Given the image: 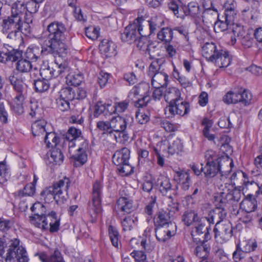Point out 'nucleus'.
Here are the masks:
<instances>
[{
  "mask_svg": "<svg viewBox=\"0 0 262 262\" xmlns=\"http://www.w3.org/2000/svg\"><path fill=\"white\" fill-rule=\"evenodd\" d=\"M49 34L42 46V51L54 57H64L70 49L71 37L67 36V29L61 22L54 21L47 27Z\"/></svg>",
  "mask_w": 262,
  "mask_h": 262,
  "instance_id": "obj_1",
  "label": "nucleus"
},
{
  "mask_svg": "<svg viewBox=\"0 0 262 262\" xmlns=\"http://www.w3.org/2000/svg\"><path fill=\"white\" fill-rule=\"evenodd\" d=\"M205 158L206 164L202 170H204V174L206 178H212L219 172L222 177H226L230 172L233 162L219 157L215 151L207 150L205 154Z\"/></svg>",
  "mask_w": 262,
  "mask_h": 262,
  "instance_id": "obj_2",
  "label": "nucleus"
},
{
  "mask_svg": "<svg viewBox=\"0 0 262 262\" xmlns=\"http://www.w3.org/2000/svg\"><path fill=\"white\" fill-rule=\"evenodd\" d=\"M9 80L15 92L11 108L16 114L20 115L24 112L23 104L27 95V85L24 82L22 75L17 73H13L9 76Z\"/></svg>",
  "mask_w": 262,
  "mask_h": 262,
  "instance_id": "obj_3",
  "label": "nucleus"
},
{
  "mask_svg": "<svg viewBox=\"0 0 262 262\" xmlns=\"http://www.w3.org/2000/svg\"><path fill=\"white\" fill-rule=\"evenodd\" d=\"M71 181L67 177L54 182L41 192V196L47 202L54 200L57 203H63L67 200V190L70 186Z\"/></svg>",
  "mask_w": 262,
  "mask_h": 262,
  "instance_id": "obj_4",
  "label": "nucleus"
},
{
  "mask_svg": "<svg viewBox=\"0 0 262 262\" xmlns=\"http://www.w3.org/2000/svg\"><path fill=\"white\" fill-rule=\"evenodd\" d=\"M69 152L71 158L75 161L74 165H83L88 160L89 150L88 141L84 138H78L69 143Z\"/></svg>",
  "mask_w": 262,
  "mask_h": 262,
  "instance_id": "obj_5",
  "label": "nucleus"
},
{
  "mask_svg": "<svg viewBox=\"0 0 262 262\" xmlns=\"http://www.w3.org/2000/svg\"><path fill=\"white\" fill-rule=\"evenodd\" d=\"M165 60L163 58L157 59L150 64L147 72L151 78V84L155 88H161L167 85L168 76L163 69Z\"/></svg>",
  "mask_w": 262,
  "mask_h": 262,
  "instance_id": "obj_6",
  "label": "nucleus"
},
{
  "mask_svg": "<svg viewBox=\"0 0 262 262\" xmlns=\"http://www.w3.org/2000/svg\"><path fill=\"white\" fill-rule=\"evenodd\" d=\"M149 85L146 83H141L134 86L129 92L128 98L137 108L145 107L150 101L148 96Z\"/></svg>",
  "mask_w": 262,
  "mask_h": 262,
  "instance_id": "obj_7",
  "label": "nucleus"
},
{
  "mask_svg": "<svg viewBox=\"0 0 262 262\" xmlns=\"http://www.w3.org/2000/svg\"><path fill=\"white\" fill-rule=\"evenodd\" d=\"M130 153L128 148L123 147L117 150L113 156V162L117 166V170L121 174L128 175L132 171V167L129 164Z\"/></svg>",
  "mask_w": 262,
  "mask_h": 262,
  "instance_id": "obj_8",
  "label": "nucleus"
},
{
  "mask_svg": "<svg viewBox=\"0 0 262 262\" xmlns=\"http://www.w3.org/2000/svg\"><path fill=\"white\" fill-rule=\"evenodd\" d=\"M28 260L27 252L24 248L19 246V241L16 238L11 240L6 262H27Z\"/></svg>",
  "mask_w": 262,
  "mask_h": 262,
  "instance_id": "obj_9",
  "label": "nucleus"
},
{
  "mask_svg": "<svg viewBox=\"0 0 262 262\" xmlns=\"http://www.w3.org/2000/svg\"><path fill=\"white\" fill-rule=\"evenodd\" d=\"M102 185L97 181L93 184L92 202L89 203L88 212L92 219H95L102 211L101 194Z\"/></svg>",
  "mask_w": 262,
  "mask_h": 262,
  "instance_id": "obj_10",
  "label": "nucleus"
},
{
  "mask_svg": "<svg viewBox=\"0 0 262 262\" xmlns=\"http://www.w3.org/2000/svg\"><path fill=\"white\" fill-rule=\"evenodd\" d=\"M252 96L251 93L244 90L228 92L223 97V101L226 104L241 103L245 106L251 103Z\"/></svg>",
  "mask_w": 262,
  "mask_h": 262,
  "instance_id": "obj_11",
  "label": "nucleus"
},
{
  "mask_svg": "<svg viewBox=\"0 0 262 262\" xmlns=\"http://www.w3.org/2000/svg\"><path fill=\"white\" fill-rule=\"evenodd\" d=\"M213 231L216 241L220 243L228 242L233 235V227L228 220L223 223H216Z\"/></svg>",
  "mask_w": 262,
  "mask_h": 262,
  "instance_id": "obj_12",
  "label": "nucleus"
},
{
  "mask_svg": "<svg viewBox=\"0 0 262 262\" xmlns=\"http://www.w3.org/2000/svg\"><path fill=\"white\" fill-rule=\"evenodd\" d=\"M142 32H143V28L140 26L137 18L133 23L125 27L123 32L121 34V38L124 42L132 43L139 37Z\"/></svg>",
  "mask_w": 262,
  "mask_h": 262,
  "instance_id": "obj_13",
  "label": "nucleus"
},
{
  "mask_svg": "<svg viewBox=\"0 0 262 262\" xmlns=\"http://www.w3.org/2000/svg\"><path fill=\"white\" fill-rule=\"evenodd\" d=\"M17 47L9 46V43H4V50L0 51V62L6 63L8 62H15L23 57V51Z\"/></svg>",
  "mask_w": 262,
  "mask_h": 262,
  "instance_id": "obj_14",
  "label": "nucleus"
},
{
  "mask_svg": "<svg viewBox=\"0 0 262 262\" xmlns=\"http://www.w3.org/2000/svg\"><path fill=\"white\" fill-rule=\"evenodd\" d=\"M190 111V105L188 102L183 100V98L173 102L171 104H169L165 109V114L168 117H172L175 115L184 116L187 114Z\"/></svg>",
  "mask_w": 262,
  "mask_h": 262,
  "instance_id": "obj_15",
  "label": "nucleus"
},
{
  "mask_svg": "<svg viewBox=\"0 0 262 262\" xmlns=\"http://www.w3.org/2000/svg\"><path fill=\"white\" fill-rule=\"evenodd\" d=\"M41 208L42 212H45V223L50 227L49 230L51 232H57L59 229L60 225V219L57 216V214L55 211H52L51 212H46L44 211L45 209L43 205L40 203L35 204L32 207V210L34 208Z\"/></svg>",
  "mask_w": 262,
  "mask_h": 262,
  "instance_id": "obj_16",
  "label": "nucleus"
},
{
  "mask_svg": "<svg viewBox=\"0 0 262 262\" xmlns=\"http://www.w3.org/2000/svg\"><path fill=\"white\" fill-rule=\"evenodd\" d=\"M210 225L208 222L207 216L200 218L195 223V233L198 235L202 236V241L207 242L211 238Z\"/></svg>",
  "mask_w": 262,
  "mask_h": 262,
  "instance_id": "obj_17",
  "label": "nucleus"
},
{
  "mask_svg": "<svg viewBox=\"0 0 262 262\" xmlns=\"http://www.w3.org/2000/svg\"><path fill=\"white\" fill-rule=\"evenodd\" d=\"M176 224H170L168 226H156L155 230L156 236L158 241L165 242L169 240L176 233Z\"/></svg>",
  "mask_w": 262,
  "mask_h": 262,
  "instance_id": "obj_18",
  "label": "nucleus"
},
{
  "mask_svg": "<svg viewBox=\"0 0 262 262\" xmlns=\"http://www.w3.org/2000/svg\"><path fill=\"white\" fill-rule=\"evenodd\" d=\"M132 118L123 117L120 116L113 117L111 119L112 129L114 132L118 133L124 131L133 121Z\"/></svg>",
  "mask_w": 262,
  "mask_h": 262,
  "instance_id": "obj_19",
  "label": "nucleus"
},
{
  "mask_svg": "<svg viewBox=\"0 0 262 262\" xmlns=\"http://www.w3.org/2000/svg\"><path fill=\"white\" fill-rule=\"evenodd\" d=\"M138 21L140 26L143 28L144 31L146 33L148 29L149 30L148 35L155 33V31L160 28L161 22L157 17H152L149 20H146L142 16L138 17Z\"/></svg>",
  "mask_w": 262,
  "mask_h": 262,
  "instance_id": "obj_20",
  "label": "nucleus"
},
{
  "mask_svg": "<svg viewBox=\"0 0 262 262\" xmlns=\"http://www.w3.org/2000/svg\"><path fill=\"white\" fill-rule=\"evenodd\" d=\"M173 180L178 184L181 185V187L184 190H188L191 183L190 177L189 173L183 170L174 171Z\"/></svg>",
  "mask_w": 262,
  "mask_h": 262,
  "instance_id": "obj_21",
  "label": "nucleus"
},
{
  "mask_svg": "<svg viewBox=\"0 0 262 262\" xmlns=\"http://www.w3.org/2000/svg\"><path fill=\"white\" fill-rule=\"evenodd\" d=\"M227 211L225 208H215L208 214V222L209 224H213L215 222L223 223L226 220Z\"/></svg>",
  "mask_w": 262,
  "mask_h": 262,
  "instance_id": "obj_22",
  "label": "nucleus"
},
{
  "mask_svg": "<svg viewBox=\"0 0 262 262\" xmlns=\"http://www.w3.org/2000/svg\"><path fill=\"white\" fill-rule=\"evenodd\" d=\"M224 187L227 193V198L231 203L238 202L244 195V193L240 189L233 188L228 183L225 184Z\"/></svg>",
  "mask_w": 262,
  "mask_h": 262,
  "instance_id": "obj_23",
  "label": "nucleus"
},
{
  "mask_svg": "<svg viewBox=\"0 0 262 262\" xmlns=\"http://www.w3.org/2000/svg\"><path fill=\"white\" fill-rule=\"evenodd\" d=\"M155 225L156 226H168L170 224H175L171 220V215L166 210L158 212L155 217Z\"/></svg>",
  "mask_w": 262,
  "mask_h": 262,
  "instance_id": "obj_24",
  "label": "nucleus"
},
{
  "mask_svg": "<svg viewBox=\"0 0 262 262\" xmlns=\"http://www.w3.org/2000/svg\"><path fill=\"white\" fill-rule=\"evenodd\" d=\"M256 208L257 201L251 194H249L240 203V209L247 213L254 211Z\"/></svg>",
  "mask_w": 262,
  "mask_h": 262,
  "instance_id": "obj_25",
  "label": "nucleus"
},
{
  "mask_svg": "<svg viewBox=\"0 0 262 262\" xmlns=\"http://www.w3.org/2000/svg\"><path fill=\"white\" fill-rule=\"evenodd\" d=\"M231 58L227 51L220 50L217 54V56H215L213 62L216 66L220 68H224L228 67L230 63Z\"/></svg>",
  "mask_w": 262,
  "mask_h": 262,
  "instance_id": "obj_26",
  "label": "nucleus"
},
{
  "mask_svg": "<svg viewBox=\"0 0 262 262\" xmlns=\"http://www.w3.org/2000/svg\"><path fill=\"white\" fill-rule=\"evenodd\" d=\"M164 96L165 101L169 104H171L173 102H176L182 98L181 97L180 91L176 87H170L167 89Z\"/></svg>",
  "mask_w": 262,
  "mask_h": 262,
  "instance_id": "obj_27",
  "label": "nucleus"
},
{
  "mask_svg": "<svg viewBox=\"0 0 262 262\" xmlns=\"http://www.w3.org/2000/svg\"><path fill=\"white\" fill-rule=\"evenodd\" d=\"M219 52L220 51L216 50V47L213 42H206L202 47L203 56L210 61L214 59Z\"/></svg>",
  "mask_w": 262,
  "mask_h": 262,
  "instance_id": "obj_28",
  "label": "nucleus"
},
{
  "mask_svg": "<svg viewBox=\"0 0 262 262\" xmlns=\"http://www.w3.org/2000/svg\"><path fill=\"white\" fill-rule=\"evenodd\" d=\"M47 122L45 120H38L32 124V133L34 137L41 138L47 132L46 126Z\"/></svg>",
  "mask_w": 262,
  "mask_h": 262,
  "instance_id": "obj_29",
  "label": "nucleus"
},
{
  "mask_svg": "<svg viewBox=\"0 0 262 262\" xmlns=\"http://www.w3.org/2000/svg\"><path fill=\"white\" fill-rule=\"evenodd\" d=\"M159 190L164 195L170 194L173 190L170 179L164 176H161L158 179Z\"/></svg>",
  "mask_w": 262,
  "mask_h": 262,
  "instance_id": "obj_30",
  "label": "nucleus"
},
{
  "mask_svg": "<svg viewBox=\"0 0 262 262\" xmlns=\"http://www.w3.org/2000/svg\"><path fill=\"white\" fill-rule=\"evenodd\" d=\"M117 208L123 214L129 213L133 209L132 202L125 197H121L117 201Z\"/></svg>",
  "mask_w": 262,
  "mask_h": 262,
  "instance_id": "obj_31",
  "label": "nucleus"
},
{
  "mask_svg": "<svg viewBox=\"0 0 262 262\" xmlns=\"http://www.w3.org/2000/svg\"><path fill=\"white\" fill-rule=\"evenodd\" d=\"M15 67L16 70L18 71L17 73L22 75L24 82H25V78L23 76V75L21 73H26L30 71L32 68V65L31 61L27 60V59H23L21 58L16 62ZM14 73L16 72H12L10 76H11Z\"/></svg>",
  "mask_w": 262,
  "mask_h": 262,
  "instance_id": "obj_32",
  "label": "nucleus"
},
{
  "mask_svg": "<svg viewBox=\"0 0 262 262\" xmlns=\"http://www.w3.org/2000/svg\"><path fill=\"white\" fill-rule=\"evenodd\" d=\"M220 189L222 191H221L220 194L214 196V204L215 208H225L227 204L230 202V201L227 198V193L223 185L220 186Z\"/></svg>",
  "mask_w": 262,
  "mask_h": 262,
  "instance_id": "obj_33",
  "label": "nucleus"
},
{
  "mask_svg": "<svg viewBox=\"0 0 262 262\" xmlns=\"http://www.w3.org/2000/svg\"><path fill=\"white\" fill-rule=\"evenodd\" d=\"M100 50L106 54V56L111 57L116 54V46L112 41L103 40L99 45Z\"/></svg>",
  "mask_w": 262,
  "mask_h": 262,
  "instance_id": "obj_34",
  "label": "nucleus"
},
{
  "mask_svg": "<svg viewBox=\"0 0 262 262\" xmlns=\"http://www.w3.org/2000/svg\"><path fill=\"white\" fill-rule=\"evenodd\" d=\"M41 53L47 54L45 52L40 50L37 46H32L29 47L25 54V59L31 61H36L39 58Z\"/></svg>",
  "mask_w": 262,
  "mask_h": 262,
  "instance_id": "obj_35",
  "label": "nucleus"
},
{
  "mask_svg": "<svg viewBox=\"0 0 262 262\" xmlns=\"http://www.w3.org/2000/svg\"><path fill=\"white\" fill-rule=\"evenodd\" d=\"M231 42L232 45L235 43L236 40H240L246 33L243 26L237 24H232Z\"/></svg>",
  "mask_w": 262,
  "mask_h": 262,
  "instance_id": "obj_36",
  "label": "nucleus"
},
{
  "mask_svg": "<svg viewBox=\"0 0 262 262\" xmlns=\"http://www.w3.org/2000/svg\"><path fill=\"white\" fill-rule=\"evenodd\" d=\"M182 9L185 15H190L193 17H198L201 13L199 4L196 2H190Z\"/></svg>",
  "mask_w": 262,
  "mask_h": 262,
  "instance_id": "obj_37",
  "label": "nucleus"
},
{
  "mask_svg": "<svg viewBox=\"0 0 262 262\" xmlns=\"http://www.w3.org/2000/svg\"><path fill=\"white\" fill-rule=\"evenodd\" d=\"M66 83L68 85H73L76 87L83 81V77L79 72H74L69 73L66 76Z\"/></svg>",
  "mask_w": 262,
  "mask_h": 262,
  "instance_id": "obj_38",
  "label": "nucleus"
},
{
  "mask_svg": "<svg viewBox=\"0 0 262 262\" xmlns=\"http://www.w3.org/2000/svg\"><path fill=\"white\" fill-rule=\"evenodd\" d=\"M48 148L55 147L59 142V138L54 132H46L45 136L41 137Z\"/></svg>",
  "mask_w": 262,
  "mask_h": 262,
  "instance_id": "obj_39",
  "label": "nucleus"
},
{
  "mask_svg": "<svg viewBox=\"0 0 262 262\" xmlns=\"http://www.w3.org/2000/svg\"><path fill=\"white\" fill-rule=\"evenodd\" d=\"M148 35L144 31L140 34L139 37L137 38L135 42L136 43L137 47L140 50H146V52L149 54V41L147 38Z\"/></svg>",
  "mask_w": 262,
  "mask_h": 262,
  "instance_id": "obj_40",
  "label": "nucleus"
},
{
  "mask_svg": "<svg viewBox=\"0 0 262 262\" xmlns=\"http://www.w3.org/2000/svg\"><path fill=\"white\" fill-rule=\"evenodd\" d=\"M18 32L16 30H12L10 32L7 36V43L13 47H19L20 43L23 42V38L20 34H18Z\"/></svg>",
  "mask_w": 262,
  "mask_h": 262,
  "instance_id": "obj_41",
  "label": "nucleus"
},
{
  "mask_svg": "<svg viewBox=\"0 0 262 262\" xmlns=\"http://www.w3.org/2000/svg\"><path fill=\"white\" fill-rule=\"evenodd\" d=\"M30 222L38 228L45 230L48 229V226L45 223V213H41L40 214L37 213L34 216H30Z\"/></svg>",
  "mask_w": 262,
  "mask_h": 262,
  "instance_id": "obj_42",
  "label": "nucleus"
},
{
  "mask_svg": "<svg viewBox=\"0 0 262 262\" xmlns=\"http://www.w3.org/2000/svg\"><path fill=\"white\" fill-rule=\"evenodd\" d=\"M218 16V12L216 9L204 10L202 13V20L206 24L214 23L216 17Z\"/></svg>",
  "mask_w": 262,
  "mask_h": 262,
  "instance_id": "obj_43",
  "label": "nucleus"
},
{
  "mask_svg": "<svg viewBox=\"0 0 262 262\" xmlns=\"http://www.w3.org/2000/svg\"><path fill=\"white\" fill-rule=\"evenodd\" d=\"M199 219L198 214L192 210L185 211L182 216V221L187 226L192 223L195 224Z\"/></svg>",
  "mask_w": 262,
  "mask_h": 262,
  "instance_id": "obj_44",
  "label": "nucleus"
},
{
  "mask_svg": "<svg viewBox=\"0 0 262 262\" xmlns=\"http://www.w3.org/2000/svg\"><path fill=\"white\" fill-rule=\"evenodd\" d=\"M157 37L161 41L169 42L173 38L172 30L168 27L163 28L158 32Z\"/></svg>",
  "mask_w": 262,
  "mask_h": 262,
  "instance_id": "obj_45",
  "label": "nucleus"
},
{
  "mask_svg": "<svg viewBox=\"0 0 262 262\" xmlns=\"http://www.w3.org/2000/svg\"><path fill=\"white\" fill-rule=\"evenodd\" d=\"M201 244L198 245L195 249V253L198 257H205L208 256L210 248L205 244L206 242L202 241V238H199Z\"/></svg>",
  "mask_w": 262,
  "mask_h": 262,
  "instance_id": "obj_46",
  "label": "nucleus"
},
{
  "mask_svg": "<svg viewBox=\"0 0 262 262\" xmlns=\"http://www.w3.org/2000/svg\"><path fill=\"white\" fill-rule=\"evenodd\" d=\"M36 180L34 179L33 183L28 184L24 188L23 190H19L18 191V195L20 197H24L27 196H32L35 192V186L34 183Z\"/></svg>",
  "mask_w": 262,
  "mask_h": 262,
  "instance_id": "obj_47",
  "label": "nucleus"
},
{
  "mask_svg": "<svg viewBox=\"0 0 262 262\" xmlns=\"http://www.w3.org/2000/svg\"><path fill=\"white\" fill-rule=\"evenodd\" d=\"M59 97L67 100V101H72L74 99L75 93L74 88L66 87L61 89L59 92Z\"/></svg>",
  "mask_w": 262,
  "mask_h": 262,
  "instance_id": "obj_48",
  "label": "nucleus"
},
{
  "mask_svg": "<svg viewBox=\"0 0 262 262\" xmlns=\"http://www.w3.org/2000/svg\"><path fill=\"white\" fill-rule=\"evenodd\" d=\"M96 127L99 131L102 132L103 134H113L111 120L110 121H99L96 123Z\"/></svg>",
  "mask_w": 262,
  "mask_h": 262,
  "instance_id": "obj_49",
  "label": "nucleus"
},
{
  "mask_svg": "<svg viewBox=\"0 0 262 262\" xmlns=\"http://www.w3.org/2000/svg\"><path fill=\"white\" fill-rule=\"evenodd\" d=\"M34 85L35 91L40 93L47 91L50 87L49 81L43 78L34 80Z\"/></svg>",
  "mask_w": 262,
  "mask_h": 262,
  "instance_id": "obj_50",
  "label": "nucleus"
},
{
  "mask_svg": "<svg viewBox=\"0 0 262 262\" xmlns=\"http://www.w3.org/2000/svg\"><path fill=\"white\" fill-rule=\"evenodd\" d=\"M55 71L54 67L50 68L48 66L47 68L41 67L39 70V73L42 78L48 81L52 78L57 77Z\"/></svg>",
  "mask_w": 262,
  "mask_h": 262,
  "instance_id": "obj_51",
  "label": "nucleus"
},
{
  "mask_svg": "<svg viewBox=\"0 0 262 262\" xmlns=\"http://www.w3.org/2000/svg\"><path fill=\"white\" fill-rule=\"evenodd\" d=\"M111 104L103 103L102 102H98L95 105V110L94 112V116L96 118L98 117L101 114L104 113L105 111L111 113L110 107H111Z\"/></svg>",
  "mask_w": 262,
  "mask_h": 262,
  "instance_id": "obj_52",
  "label": "nucleus"
},
{
  "mask_svg": "<svg viewBox=\"0 0 262 262\" xmlns=\"http://www.w3.org/2000/svg\"><path fill=\"white\" fill-rule=\"evenodd\" d=\"M63 156L61 151L58 149H53L51 154L50 161L54 165H60L63 160Z\"/></svg>",
  "mask_w": 262,
  "mask_h": 262,
  "instance_id": "obj_53",
  "label": "nucleus"
},
{
  "mask_svg": "<svg viewBox=\"0 0 262 262\" xmlns=\"http://www.w3.org/2000/svg\"><path fill=\"white\" fill-rule=\"evenodd\" d=\"M81 130L79 129H77L74 127H71L69 129L66 135V139L70 142L72 141H75V139L78 138H82V136H81Z\"/></svg>",
  "mask_w": 262,
  "mask_h": 262,
  "instance_id": "obj_54",
  "label": "nucleus"
},
{
  "mask_svg": "<svg viewBox=\"0 0 262 262\" xmlns=\"http://www.w3.org/2000/svg\"><path fill=\"white\" fill-rule=\"evenodd\" d=\"M139 108V111L136 112V119L140 124H145L149 120V113L148 111L145 112V111L143 110V107Z\"/></svg>",
  "mask_w": 262,
  "mask_h": 262,
  "instance_id": "obj_55",
  "label": "nucleus"
},
{
  "mask_svg": "<svg viewBox=\"0 0 262 262\" xmlns=\"http://www.w3.org/2000/svg\"><path fill=\"white\" fill-rule=\"evenodd\" d=\"M9 177V169L6 162L4 161L0 162V184L5 183Z\"/></svg>",
  "mask_w": 262,
  "mask_h": 262,
  "instance_id": "obj_56",
  "label": "nucleus"
},
{
  "mask_svg": "<svg viewBox=\"0 0 262 262\" xmlns=\"http://www.w3.org/2000/svg\"><path fill=\"white\" fill-rule=\"evenodd\" d=\"M25 11V2L18 0L11 7V13L22 16L23 13Z\"/></svg>",
  "mask_w": 262,
  "mask_h": 262,
  "instance_id": "obj_57",
  "label": "nucleus"
},
{
  "mask_svg": "<svg viewBox=\"0 0 262 262\" xmlns=\"http://www.w3.org/2000/svg\"><path fill=\"white\" fill-rule=\"evenodd\" d=\"M108 233L113 245L117 247L119 243V234L117 230L112 226L108 227Z\"/></svg>",
  "mask_w": 262,
  "mask_h": 262,
  "instance_id": "obj_58",
  "label": "nucleus"
},
{
  "mask_svg": "<svg viewBox=\"0 0 262 262\" xmlns=\"http://www.w3.org/2000/svg\"><path fill=\"white\" fill-rule=\"evenodd\" d=\"M161 126L167 132H173L178 130L179 125L172 123L166 120H162L160 122Z\"/></svg>",
  "mask_w": 262,
  "mask_h": 262,
  "instance_id": "obj_59",
  "label": "nucleus"
},
{
  "mask_svg": "<svg viewBox=\"0 0 262 262\" xmlns=\"http://www.w3.org/2000/svg\"><path fill=\"white\" fill-rule=\"evenodd\" d=\"M39 7V4L32 0L27 3L25 2V8L26 13L34 14L37 12Z\"/></svg>",
  "mask_w": 262,
  "mask_h": 262,
  "instance_id": "obj_60",
  "label": "nucleus"
},
{
  "mask_svg": "<svg viewBox=\"0 0 262 262\" xmlns=\"http://www.w3.org/2000/svg\"><path fill=\"white\" fill-rule=\"evenodd\" d=\"M168 150V152L171 155L178 154L182 150V145L179 140L174 141L172 143H169Z\"/></svg>",
  "mask_w": 262,
  "mask_h": 262,
  "instance_id": "obj_61",
  "label": "nucleus"
},
{
  "mask_svg": "<svg viewBox=\"0 0 262 262\" xmlns=\"http://www.w3.org/2000/svg\"><path fill=\"white\" fill-rule=\"evenodd\" d=\"M8 17L14 28V30L17 31L18 29H19L20 27L22 16L18 15V14L15 15L11 13V15L8 16Z\"/></svg>",
  "mask_w": 262,
  "mask_h": 262,
  "instance_id": "obj_62",
  "label": "nucleus"
},
{
  "mask_svg": "<svg viewBox=\"0 0 262 262\" xmlns=\"http://www.w3.org/2000/svg\"><path fill=\"white\" fill-rule=\"evenodd\" d=\"M70 101L59 97L56 99L57 106L62 112L67 111L70 109Z\"/></svg>",
  "mask_w": 262,
  "mask_h": 262,
  "instance_id": "obj_63",
  "label": "nucleus"
},
{
  "mask_svg": "<svg viewBox=\"0 0 262 262\" xmlns=\"http://www.w3.org/2000/svg\"><path fill=\"white\" fill-rule=\"evenodd\" d=\"M55 65L54 67L57 77L60 75L62 74L63 73L68 71L69 67L66 62H63L59 64L55 61Z\"/></svg>",
  "mask_w": 262,
  "mask_h": 262,
  "instance_id": "obj_64",
  "label": "nucleus"
}]
</instances>
